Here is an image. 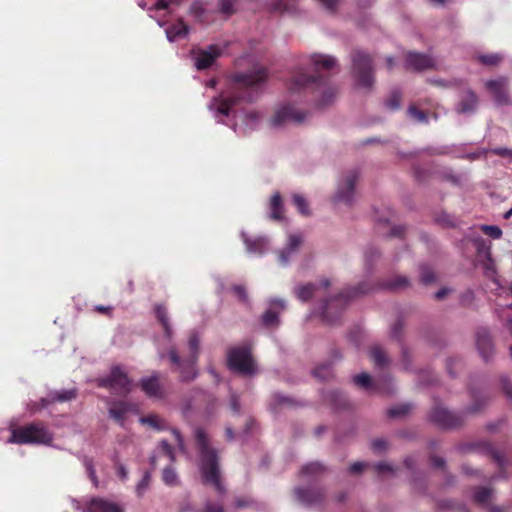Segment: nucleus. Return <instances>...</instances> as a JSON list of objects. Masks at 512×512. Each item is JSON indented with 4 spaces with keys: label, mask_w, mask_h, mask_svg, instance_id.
Instances as JSON below:
<instances>
[{
    "label": "nucleus",
    "mask_w": 512,
    "mask_h": 512,
    "mask_svg": "<svg viewBox=\"0 0 512 512\" xmlns=\"http://www.w3.org/2000/svg\"><path fill=\"white\" fill-rule=\"evenodd\" d=\"M139 386L149 398L162 399L165 397V389L158 372H154L148 377H143L139 382Z\"/></svg>",
    "instance_id": "nucleus-14"
},
{
    "label": "nucleus",
    "mask_w": 512,
    "mask_h": 512,
    "mask_svg": "<svg viewBox=\"0 0 512 512\" xmlns=\"http://www.w3.org/2000/svg\"><path fill=\"white\" fill-rule=\"evenodd\" d=\"M151 481V473L149 471H146L142 477V479L139 481V483L136 486V493L139 497H141L145 491L148 489Z\"/></svg>",
    "instance_id": "nucleus-50"
},
{
    "label": "nucleus",
    "mask_w": 512,
    "mask_h": 512,
    "mask_svg": "<svg viewBox=\"0 0 512 512\" xmlns=\"http://www.w3.org/2000/svg\"><path fill=\"white\" fill-rule=\"evenodd\" d=\"M77 390L75 388L62 390V391H53L48 394L47 397L41 398L39 402H36L31 407L32 411H38L44 408H47L49 405L55 402H68L77 398Z\"/></svg>",
    "instance_id": "nucleus-13"
},
{
    "label": "nucleus",
    "mask_w": 512,
    "mask_h": 512,
    "mask_svg": "<svg viewBox=\"0 0 512 512\" xmlns=\"http://www.w3.org/2000/svg\"><path fill=\"white\" fill-rule=\"evenodd\" d=\"M406 68L413 71H423L435 68V60L429 55L409 52L406 55Z\"/></svg>",
    "instance_id": "nucleus-16"
},
{
    "label": "nucleus",
    "mask_w": 512,
    "mask_h": 512,
    "mask_svg": "<svg viewBox=\"0 0 512 512\" xmlns=\"http://www.w3.org/2000/svg\"><path fill=\"white\" fill-rule=\"evenodd\" d=\"M492 495V489L480 487L477 488L474 494V501L480 505H486Z\"/></svg>",
    "instance_id": "nucleus-40"
},
{
    "label": "nucleus",
    "mask_w": 512,
    "mask_h": 512,
    "mask_svg": "<svg viewBox=\"0 0 512 512\" xmlns=\"http://www.w3.org/2000/svg\"><path fill=\"white\" fill-rule=\"evenodd\" d=\"M314 377L320 379V380H327L333 375L332 367L330 363H325L322 365L317 366L313 370Z\"/></svg>",
    "instance_id": "nucleus-38"
},
{
    "label": "nucleus",
    "mask_w": 512,
    "mask_h": 512,
    "mask_svg": "<svg viewBox=\"0 0 512 512\" xmlns=\"http://www.w3.org/2000/svg\"><path fill=\"white\" fill-rule=\"evenodd\" d=\"M194 436L203 483L213 486L219 494H223L225 487L221 478L219 453L210 445L209 437L203 428L197 427Z\"/></svg>",
    "instance_id": "nucleus-2"
},
{
    "label": "nucleus",
    "mask_w": 512,
    "mask_h": 512,
    "mask_svg": "<svg viewBox=\"0 0 512 512\" xmlns=\"http://www.w3.org/2000/svg\"><path fill=\"white\" fill-rule=\"evenodd\" d=\"M414 174L419 182H424L431 176L430 170L421 167H415Z\"/></svg>",
    "instance_id": "nucleus-60"
},
{
    "label": "nucleus",
    "mask_w": 512,
    "mask_h": 512,
    "mask_svg": "<svg viewBox=\"0 0 512 512\" xmlns=\"http://www.w3.org/2000/svg\"><path fill=\"white\" fill-rule=\"evenodd\" d=\"M242 237L249 252L261 254L265 251L268 244L266 238L258 237L255 239H250L245 234H242Z\"/></svg>",
    "instance_id": "nucleus-28"
},
{
    "label": "nucleus",
    "mask_w": 512,
    "mask_h": 512,
    "mask_svg": "<svg viewBox=\"0 0 512 512\" xmlns=\"http://www.w3.org/2000/svg\"><path fill=\"white\" fill-rule=\"evenodd\" d=\"M221 55V50L216 45H211L207 50L202 51L196 58V68L204 70L212 66L217 57Z\"/></svg>",
    "instance_id": "nucleus-22"
},
{
    "label": "nucleus",
    "mask_w": 512,
    "mask_h": 512,
    "mask_svg": "<svg viewBox=\"0 0 512 512\" xmlns=\"http://www.w3.org/2000/svg\"><path fill=\"white\" fill-rule=\"evenodd\" d=\"M188 346L190 350V358L194 360H198L199 351H200V339L196 334H192L188 341Z\"/></svg>",
    "instance_id": "nucleus-44"
},
{
    "label": "nucleus",
    "mask_w": 512,
    "mask_h": 512,
    "mask_svg": "<svg viewBox=\"0 0 512 512\" xmlns=\"http://www.w3.org/2000/svg\"><path fill=\"white\" fill-rule=\"evenodd\" d=\"M429 418L431 422L445 429L455 428L463 423V417L460 414L453 413L442 407L438 401H435Z\"/></svg>",
    "instance_id": "nucleus-10"
},
{
    "label": "nucleus",
    "mask_w": 512,
    "mask_h": 512,
    "mask_svg": "<svg viewBox=\"0 0 512 512\" xmlns=\"http://www.w3.org/2000/svg\"><path fill=\"white\" fill-rule=\"evenodd\" d=\"M471 397H472L474 403L469 407V412L470 413H477L485 405L486 398L483 397L482 395H480L479 393H477L474 390H471Z\"/></svg>",
    "instance_id": "nucleus-43"
},
{
    "label": "nucleus",
    "mask_w": 512,
    "mask_h": 512,
    "mask_svg": "<svg viewBox=\"0 0 512 512\" xmlns=\"http://www.w3.org/2000/svg\"><path fill=\"white\" fill-rule=\"evenodd\" d=\"M235 3L236 0H220V11L227 15L235 13Z\"/></svg>",
    "instance_id": "nucleus-54"
},
{
    "label": "nucleus",
    "mask_w": 512,
    "mask_h": 512,
    "mask_svg": "<svg viewBox=\"0 0 512 512\" xmlns=\"http://www.w3.org/2000/svg\"><path fill=\"white\" fill-rule=\"evenodd\" d=\"M435 173L438 174L442 180L449 181L453 185H458L460 183L459 176L455 175L451 170L442 172L437 171Z\"/></svg>",
    "instance_id": "nucleus-55"
},
{
    "label": "nucleus",
    "mask_w": 512,
    "mask_h": 512,
    "mask_svg": "<svg viewBox=\"0 0 512 512\" xmlns=\"http://www.w3.org/2000/svg\"><path fill=\"white\" fill-rule=\"evenodd\" d=\"M271 215L274 220L283 219V201L281 195L277 192L271 197L270 201Z\"/></svg>",
    "instance_id": "nucleus-33"
},
{
    "label": "nucleus",
    "mask_w": 512,
    "mask_h": 512,
    "mask_svg": "<svg viewBox=\"0 0 512 512\" xmlns=\"http://www.w3.org/2000/svg\"><path fill=\"white\" fill-rule=\"evenodd\" d=\"M201 512H224V508L221 504L213 503L211 501H207L204 505V508Z\"/></svg>",
    "instance_id": "nucleus-62"
},
{
    "label": "nucleus",
    "mask_w": 512,
    "mask_h": 512,
    "mask_svg": "<svg viewBox=\"0 0 512 512\" xmlns=\"http://www.w3.org/2000/svg\"><path fill=\"white\" fill-rule=\"evenodd\" d=\"M158 449L161 455L166 456L171 462L175 460L174 449L166 440L159 442Z\"/></svg>",
    "instance_id": "nucleus-49"
},
{
    "label": "nucleus",
    "mask_w": 512,
    "mask_h": 512,
    "mask_svg": "<svg viewBox=\"0 0 512 512\" xmlns=\"http://www.w3.org/2000/svg\"><path fill=\"white\" fill-rule=\"evenodd\" d=\"M429 418L431 422L445 429L455 428L463 423V417L460 414L453 413L442 407L438 401H435Z\"/></svg>",
    "instance_id": "nucleus-9"
},
{
    "label": "nucleus",
    "mask_w": 512,
    "mask_h": 512,
    "mask_svg": "<svg viewBox=\"0 0 512 512\" xmlns=\"http://www.w3.org/2000/svg\"><path fill=\"white\" fill-rule=\"evenodd\" d=\"M205 399L207 400L205 411L208 415H212L218 408V401L211 395H205Z\"/></svg>",
    "instance_id": "nucleus-58"
},
{
    "label": "nucleus",
    "mask_w": 512,
    "mask_h": 512,
    "mask_svg": "<svg viewBox=\"0 0 512 512\" xmlns=\"http://www.w3.org/2000/svg\"><path fill=\"white\" fill-rule=\"evenodd\" d=\"M154 314L157 321L162 326L165 337L168 339L172 338L173 329L169 321L167 307L163 304H156L154 306Z\"/></svg>",
    "instance_id": "nucleus-25"
},
{
    "label": "nucleus",
    "mask_w": 512,
    "mask_h": 512,
    "mask_svg": "<svg viewBox=\"0 0 512 512\" xmlns=\"http://www.w3.org/2000/svg\"><path fill=\"white\" fill-rule=\"evenodd\" d=\"M352 73L359 86L371 88L374 84L373 58L368 53L356 50L352 54Z\"/></svg>",
    "instance_id": "nucleus-7"
},
{
    "label": "nucleus",
    "mask_w": 512,
    "mask_h": 512,
    "mask_svg": "<svg viewBox=\"0 0 512 512\" xmlns=\"http://www.w3.org/2000/svg\"><path fill=\"white\" fill-rule=\"evenodd\" d=\"M481 230L485 235L491 237L492 239H499L502 236V230L498 226L483 225Z\"/></svg>",
    "instance_id": "nucleus-53"
},
{
    "label": "nucleus",
    "mask_w": 512,
    "mask_h": 512,
    "mask_svg": "<svg viewBox=\"0 0 512 512\" xmlns=\"http://www.w3.org/2000/svg\"><path fill=\"white\" fill-rule=\"evenodd\" d=\"M486 89L493 95L498 105H509L511 104L508 92H507V79L501 77L497 80H489L485 84Z\"/></svg>",
    "instance_id": "nucleus-15"
},
{
    "label": "nucleus",
    "mask_w": 512,
    "mask_h": 512,
    "mask_svg": "<svg viewBox=\"0 0 512 512\" xmlns=\"http://www.w3.org/2000/svg\"><path fill=\"white\" fill-rule=\"evenodd\" d=\"M419 271H420V281L423 284L429 285L436 281V274H435L434 270L429 265H426V264L420 265Z\"/></svg>",
    "instance_id": "nucleus-36"
},
{
    "label": "nucleus",
    "mask_w": 512,
    "mask_h": 512,
    "mask_svg": "<svg viewBox=\"0 0 512 512\" xmlns=\"http://www.w3.org/2000/svg\"><path fill=\"white\" fill-rule=\"evenodd\" d=\"M132 410V405L126 401H114L109 407V415L119 425L123 426L128 413Z\"/></svg>",
    "instance_id": "nucleus-24"
},
{
    "label": "nucleus",
    "mask_w": 512,
    "mask_h": 512,
    "mask_svg": "<svg viewBox=\"0 0 512 512\" xmlns=\"http://www.w3.org/2000/svg\"><path fill=\"white\" fill-rule=\"evenodd\" d=\"M370 357L376 367L384 368L389 364V358L383 348L379 345H375L370 348Z\"/></svg>",
    "instance_id": "nucleus-30"
},
{
    "label": "nucleus",
    "mask_w": 512,
    "mask_h": 512,
    "mask_svg": "<svg viewBox=\"0 0 512 512\" xmlns=\"http://www.w3.org/2000/svg\"><path fill=\"white\" fill-rule=\"evenodd\" d=\"M113 462H114V466L117 470L118 477L121 480H126L128 478V470L122 463H120L117 455H115Z\"/></svg>",
    "instance_id": "nucleus-57"
},
{
    "label": "nucleus",
    "mask_w": 512,
    "mask_h": 512,
    "mask_svg": "<svg viewBox=\"0 0 512 512\" xmlns=\"http://www.w3.org/2000/svg\"><path fill=\"white\" fill-rule=\"evenodd\" d=\"M87 512H124L123 508L103 498H93L87 505Z\"/></svg>",
    "instance_id": "nucleus-23"
},
{
    "label": "nucleus",
    "mask_w": 512,
    "mask_h": 512,
    "mask_svg": "<svg viewBox=\"0 0 512 512\" xmlns=\"http://www.w3.org/2000/svg\"><path fill=\"white\" fill-rule=\"evenodd\" d=\"M307 114L303 111L295 109L293 106L287 105L278 109L272 117L270 123L273 127H280L286 123H302Z\"/></svg>",
    "instance_id": "nucleus-12"
},
{
    "label": "nucleus",
    "mask_w": 512,
    "mask_h": 512,
    "mask_svg": "<svg viewBox=\"0 0 512 512\" xmlns=\"http://www.w3.org/2000/svg\"><path fill=\"white\" fill-rule=\"evenodd\" d=\"M315 71H330L337 67V61L334 57L324 54H313L310 57Z\"/></svg>",
    "instance_id": "nucleus-26"
},
{
    "label": "nucleus",
    "mask_w": 512,
    "mask_h": 512,
    "mask_svg": "<svg viewBox=\"0 0 512 512\" xmlns=\"http://www.w3.org/2000/svg\"><path fill=\"white\" fill-rule=\"evenodd\" d=\"M99 387L112 389L122 394H128L132 390V381L120 366H114L107 377L97 379Z\"/></svg>",
    "instance_id": "nucleus-8"
},
{
    "label": "nucleus",
    "mask_w": 512,
    "mask_h": 512,
    "mask_svg": "<svg viewBox=\"0 0 512 512\" xmlns=\"http://www.w3.org/2000/svg\"><path fill=\"white\" fill-rule=\"evenodd\" d=\"M268 77L267 70L263 67L247 73H236L232 76L233 88L229 96L221 99L215 98L211 108L219 114L228 116L232 108L240 102H253L260 86Z\"/></svg>",
    "instance_id": "nucleus-1"
},
{
    "label": "nucleus",
    "mask_w": 512,
    "mask_h": 512,
    "mask_svg": "<svg viewBox=\"0 0 512 512\" xmlns=\"http://www.w3.org/2000/svg\"><path fill=\"white\" fill-rule=\"evenodd\" d=\"M502 389L506 396L510 399H512V383L506 378L503 377L501 379Z\"/></svg>",
    "instance_id": "nucleus-64"
},
{
    "label": "nucleus",
    "mask_w": 512,
    "mask_h": 512,
    "mask_svg": "<svg viewBox=\"0 0 512 512\" xmlns=\"http://www.w3.org/2000/svg\"><path fill=\"white\" fill-rule=\"evenodd\" d=\"M142 424H146L157 431H164L168 428L166 422L156 414H149L140 418Z\"/></svg>",
    "instance_id": "nucleus-32"
},
{
    "label": "nucleus",
    "mask_w": 512,
    "mask_h": 512,
    "mask_svg": "<svg viewBox=\"0 0 512 512\" xmlns=\"http://www.w3.org/2000/svg\"><path fill=\"white\" fill-rule=\"evenodd\" d=\"M85 467L88 472L89 478L92 480L95 486L98 485V478L96 476V471L94 468L93 461L91 459H85Z\"/></svg>",
    "instance_id": "nucleus-59"
},
{
    "label": "nucleus",
    "mask_w": 512,
    "mask_h": 512,
    "mask_svg": "<svg viewBox=\"0 0 512 512\" xmlns=\"http://www.w3.org/2000/svg\"><path fill=\"white\" fill-rule=\"evenodd\" d=\"M402 100V94L399 90H393L388 96L385 105L391 110H397L400 108Z\"/></svg>",
    "instance_id": "nucleus-42"
},
{
    "label": "nucleus",
    "mask_w": 512,
    "mask_h": 512,
    "mask_svg": "<svg viewBox=\"0 0 512 512\" xmlns=\"http://www.w3.org/2000/svg\"><path fill=\"white\" fill-rule=\"evenodd\" d=\"M327 472V467H325L320 462H311L301 469V474L303 476H309L312 478H317Z\"/></svg>",
    "instance_id": "nucleus-31"
},
{
    "label": "nucleus",
    "mask_w": 512,
    "mask_h": 512,
    "mask_svg": "<svg viewBox=\"0 0 512 512\" xmlns=\"http://www.w3.org/2000/svg\"><path fill=\"white\" fill-rule=\"evenodd\" d=\"M354 382L356 385L369 389L372 386V379L368 373H361L354 377Z\"/></svg>",
    "instance_id": "nucleus-51"
},
{
    "label": "nucleus",
    "mask_w": 512,
    "mask_h": 512,
    "mask_svg": "<svg viewBox=\"0 0 512 512\" xmlns=\"http://www.w3.org/2000/svg\"><path fill=\"white\" fill-rule=\"evenodd\" d=\"M490 454L494 462L499 466V468L505 473V461L502 453L494 450L491 446H489Z\"/></svg>",
    "instance_id": "nucleus-56"
},
{
    "label": "nucleus",
    "mask_w": 512,
    "mask_h": 512,
    "mask_svg": "<svg viewBox=\"0 0 512 512\" xmlns=\"http://www.w3.org/2000/svg\"><path fill=\"white\" fill-rule=\"evenodd\" d=\"M293 492L296 500L304 506L320 504L325 498L324 491L320 489L315 490L298 487L295 488Z\"/></svg>",
    "instance_id": "nucleus-17"
},
{
    "label": "nucleus",
    "mask_w": 512,
    "mask_h": 512,
    "mask_svg": "<svg viewBox=\"0 0 512 512\" xmlns=\"http://www.w3.org/2000/svg\"><path fill=\"white\" fill-rule=\"evenodd\" d=\"M52 440V433L43 423L33 422L14 428L8 442L16 444H49Z\"/></svg>",
    "instance_id": "nucleus-5"
},
{
    "label": "nucleus",
    "mask_w": 512,
    "mask_h": 512,
    "mask_svg": "<svg viewBox=\"0 0 512 512\" xmlns=\"http://www.w3.org/2000/svg\"><path fill=\"white\" fill-rule=\"evenodd\" d=\"M503 57L498 53L483 54L477 56V60L485 66H497L501 63Z\"/></svg>",
    "instance_id": "nucleus-37"
},
{
    "label": "nucleus",
    "mask_w": 512,
    "mask_h": 512,
    "mask_svg": "<svg viewBox=\"0 0 512 512\" xmlns=\"http://www.w3.org/2000/svg\"><path fill=\"white\" fill-rule=\"evenodd\" d=\"M294 401L287 396L281 395V394H275L273 396V403L271 404V407L273 410H276L277 408H280L282 406H293Z\"/></svg>",
    "instance_id": "nucleus-46"
},
{
    "label": "nucleus",
    "mask_w": 512,
    "mask_h": 512,
    "mask_svg": "<svg viewBox=\"0 0 512 512\" xmlns=\"http://www.w3.org/2000/svg\"><path fill=\"white\" fill-rule=\"evenodd\" d=\"M227 365L231 370L245 376H251L257 372L251 347L248 344L230 348L227 353Z\"/></svg>",
    "instance_id": "nucleus-6"
},
{
    "label": "nucleus",
    "mask_w": 512,
    "mask_h": 512,
    "mask_svg": "<svg viewBox=\"0 0 512 512\" xmlns=\"http://www.w3.org/2000/svg\"><path fill=\"white\" fill-rule=\"evenodd\" d=\"M403 328H404L403 320L398 319L391 329V336L395 339L400 340Z\"/></svg>",
    "instance_id": "nucleus-61"
},
{
    "label": "nucleus",
    "mask_w": 512,
    "mask_h": 512,
    "mask_svg": "<svg viewBox=\"0 0 512 512\" xmlns=\"http://www.w3.org/2000/svg\"><path fill=\"white\" fill-rule=\"evenodd\" d=\"M374 287L368 282L359 283L356 287H349L338 295L325 301L322 311L324 321L335 324L340 318L341 311L348 301L361 295L371 292Z\"/></svg>",
    "instance_id": "nucleus-4"
},
{
    "label": "nucleus",
    "mask_w": 512,
    "mask_h": 512,
    "mask_svg": "<svg viewBox=\"0 0 512 512\" xmlns=\"http://www.w3.org/2000/svg\"><path fill=\"white\" fill-rule=\"evenodd\" d=\"M308 88L321 91V98L318 99V105L321 107L330 104L337 93V89L328 84L325 77L321 75H308L302 70L297 71L292 76L288 89L291 92H298Z\"/></svg>",
    "instance_id": "nucleus-3"
},
{
    "label": "nucleus",
    "mask_w": 512,
    "mask_h": 512,
    "mask_svg": "<svg viewBox=\"0 0 512 512\" xmlns=\"http://www.w3.org/2000/svg\"><path fill=\"white\" fill-rule=\"evenodd\" d=\"M491 152L494 154V155H497V156H500V157H503V158H512V149H509V148H494V149H491Z\"/></svg>",
    "instance_id": "nucleus-63"
},
{
    "label": "nucleus",
    "mask_w": 512,
    "mask_h": 512,
    "mask_svg": "<svg viewBox=\"0 0 512 512\" xmlns=\"http://www.w3.org/2000/svg\"><path fill=\"white\" fill-rule=\"evenodd\" d=\"M329 397L335 409H344L348 405L345 396L339 391H331Z\"/></svg>",
    "instance_id": "nucleus-41"
},
{
    "label": "nucleus",
    "mask_w": 512,
    "mask_h": 512,
    "mask_svg": "<svg viewBox=\"0 0 512 512\" xmlns=\"http://www.w3.org/2000/svg\"><path fill=\"white\" fill-rule=\"evenodd\" d=\"M476 347L481 357L488 361L494 352L493 341L486 328H479L476 332Z\"/></svg>",
    "instance_id": "nucleus-18"
},
{
    "label": "nucleus",
    "mask_w": 512,
    "mask_h": 512,
    "mask_svg": "<svg viewBox=\"0 0 512 512\" xmlns=\"http://www.w3.org/2000/svg\"><path fill=\"white\" fill-rule=\"evenodd\" d=\"M410 286L409 279L406 276H395L391 280L383 281L379 283V287L382 289H388L391 291H397Z\"/></svg>",
    "instance_id": "nucleus-29"
},
{
    "label": "nucleus",
    "mask_w": 512,
    "mask_h": 512,
    "mask_svg": "<svg viewBox=\"0 0 512 512\" xmlns=\"http://www.w3.org/2000/svg\"><path fill=\"white\" fill-rule=\"evenodd\" d=\"M166 33L169 40L174 41L177 38L184 37L188 34V26L182 20H179L177 23L169 27Z\"/></svg>",
    "instance_id": "nucleus-34"
},
{
    "label": "nucleus",
    "mask_w": 512,
    "mask_h": 512,
    "mask_svg": "<svg viewBox=\"0 0 512 512\" xmlns=\"http://www.w3.org/2000/svg\"><path fill=\"white\" fill-rule=\"evenodd\" d=\"M317 286L313 283L300 285L295 289L297 298L303 302L309 301L315 294Z\"/></svg>",
    "instance_id": "nucleus-35"
},
{
    "label": "nucleus",
    "mask_w": 512,
    "mask_h": 512,
    "mask_svg": "<svg viewBox=\"0 0 512 512\" xmlns=\"http://www.w3.org/2000/svg\"><path fill=\"white\" fill-rule=\"evenodd\" d=\"M302 239L299 235H290L287 247L279 253V261L282 264H287L289 256L295 252L301 245Z\"/></svg>",
    "instance_id": "nucleus-27"
},
{
    "label": "nucleus",
    "mask_w": 512,
    "mask_h": 512,
    "mask_svg": "<svg viewBox=\"0 0 512 512\" xmlns=\"http://www.w3.org/2000/svg\"><path fill=\"white\" fill-rule=\"evenodd\" d=\"M407 113L411 118H413L419 123L428 122L427 114L424 111L418 109L415 105H410L407 110Z\"/></svg>",
    "instance_id": "nucleus-45"
},
{
    "label": "nucleus",
    "mask_w": 512,
    "mask_h": 512,
    "mask_svg": "<svg viewBox=\"0 0 512 512\" xmlns=\"http://www.w3.org/2000/svg\"><path fill=\"white\" fill-rule=\"evenodd\" d=\"M478 105V97L474 91L471 89H467L461 96L459 103L457 104L455 110L459 114H467L472 113L476 110Z\"/></svg>",
    "instance_id": "nucleus-21"
},
{
    "label": "nucleus",
    "mask_w": 512,
    "mask_h": 512,
    "mask_svg": "<svg viewBox=\"0 0 512 512\" xmlns=\"http://www.w3.org/2000/svg\"><path fill=\"white\" fill-rule=\"evenodd\" d=\"M410 410L411 406L409 404H401L388 409L387 415L390 418L401 417L406 415Z\"/></svg>",
    "instance_id": "nucleus-48"
},
{
    "label": "nucleus",
    "mask_w": 512,
    "mask_h": 512,
    "mask_svg": "<svg viewBox=\"0 0 512 512\" xmlns=\"http://www.w3.org/2000/svg\"><path fill=\"white\" fill-rule=\"evenodd\" d=\"M162 480L168 486H176L179 484L176 471L172 467H165L162 472Z\"/></svg>",
    "instance_id": "nucleus-39"
},
{
    "label": "nucleus",
    "mask_w": 512,
    "mask_h": 512,
    "mask_svg": "<svg viewBox=\"0 0 512 512\" xmlns=\"http://www.w3.org/2000/svg\"><path fill=\"white\" fill-rule=\"evenodd\" d=\"M168 357L173 364V371L180 373V379L184 382L192 381L197 376L196 363L198 360L193 358L181 359L175 348H171Z\"/></svg>",
    "instance_id": "nucleus-11"
},
{
    "label": "nucleus",
    "mask_w": 512,
    "mask_h": 512,
    "mask_svg": "<svg viewBox=\"0 0 512 512\" xmlns=\"http://www.w3.org/2000/svg\"><path fill=\"white\" fill-rule=\"evenodd\" d=\"M285 302L281 299H273L270 308L262 315V324L266 327L279 325V313L285 309Z\"/></svg>",
    "instance_id": "nucleus-20"
},
{
    "label": "nucleus",
    "mask_w": 512,
    "mask_h": 512,
    "mask_svg": "<svg viewBox=\"0 0 512 512\" xmlns=\"http://www.w3.org/2000/svg\"><path fill=\"white\" fill-rule=\"evenodd\" d=\"M359 174L356 170H350L346 177L344 184L341 185L337 192V199L345 203H351L354 195L355 184L358 180Z\"/></svg>",
    "instance_id": "nucleus-19"
},
{
    "label": "nucleus",
    "mask_w": 512,
    "mask_h": 512,
    "mask_svg": "<svg viewBox=\"0 0 512 512\" xmlns=\"http://www.w3.org/2000/svg\"><path fill=\"white\" fill-rule=\"evenodd\" d=\"M293 203L301 214L309 215L308 202L302 195L294 194L293 195Z\"/></svg>",
    "instance_id": "nucleus-47"
},
{
    "label": "nucleus",
    "mask_w": 512,
    "mask_h": 512,
    "mask_svg": "<svg viewBox=\"0 0 512 512\" xmlns=\"http://www.w3.org/2000/svg\"><path fill=\"white\" fill-rule=\"evenodd\" d=\"M230 290L238 298L239 301L243 303L248 302V295L245 286L240 284L232 285Z\"/></svg>",
    "instance_id": "nucleus-52"
}]
</instances>
